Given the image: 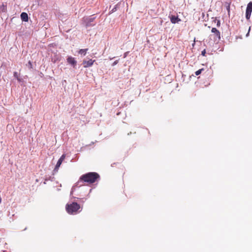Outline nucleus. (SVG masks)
Segmentation results:
<instances>
[{
	"mask_svg": "<svg viewBox=\"0 0 252 252\" xmlns=\"http://www.w3.org/2000/svg\"><path fill=\"white\" fill-rule=\"evenodd\" d=\"M100 179V176L96 172H89L82 175L79 178L78 181L72 187L70 195L73 194V192L75 190L76 188L80 187L87 183V184H92Z\"/></svg>",
	"mask_w": 252,
	"mask_h": 252,
	"instance_id": "1",
	"label": "nucleus"
},
{
	"mask_svg": "<svg viewBox=\"0 0 252 252\" xmlns=\"http://www.w3.org/2000/svg\"><path fill=\"white\" fill-rule=\"evenodd\" d=\"M80 209V206L76 202H72L70 204H67L65 206V209L67 212L69 214H76Z\"/></svg>",
	"mask_w": 252,
	"mask_h": 252,
	"instance_id": "2",
	"label": "nucleus"
},
{
	"mask_svg": "<svg viewBox=\"0 0 252 252\" xmlns=\"http://www.w3.org/2000/svg\"><path fill=\"white\" fill-rule=\"evenodd\" d=\"M95 19V17L94 15L84 17L82 20L83 24L86 28L93 27L96 24L95 22H94Z\"/></svg>",
	"mask_w": 252,
	"mask_h": 252,
	"instance_id": "3",
	"label": "nucleus"
},
{
	"mask_svg": "<svg viewBox=\"0 0 252 252\" xmlns=\"http://www.w3.org/2000/svg\"><path fill=\"white\" fill-rule=\"evenodd\" d=\"M252 12V2L250 1L247 5L246 11V18L247 20H249Z\"/></svg>",
	"mask_w": 252,
	"mask_h": 252,
	"instance_id": "4",
	"label": "nucleus"
},
{
	"mask_svg": "<svg viewBox=\"0 0 252 252\" xmlns=\"http://www.w3.org/2000/svg\"><path fill=\"white\" fill-rule=\"evenodd\" d=\"M65 158V154H63L61 157V158H59V159L58 160L57 163V164L53 170V172L56 173L57 172H58V169L60 166V165H61L62 162L63 161V160Z\"/></svg>",
	"mask_w": 252,
	"mask_h": 252,
	"instance_id": "5",
	"label": "nucleus"
},
{
	"mask_svg": "<svg viewBox=\"0 0 252 252\" xmlns=\"http://www.w3.org/2000/svg\"><path fill=\"white\" fill-rule=\"evenodd\" d=\"M211 32L214 33L215 36L214 37L215 40L219 41L220 39V33L216 28H213L211 30Z\"/></svg>",
	"mask_w": 252,
	"mask_h": 252,
	"instance_id": "6",
	"label": "nucleus"
},
{
	"mask_svg": "<svg viewBox=\"0 0 252 252\" xmlns=\"http://www.w3.org/2000/svg\"><path fill=\"white\" fill-rule=\"evenodd\" d=\"M94 60H92V59L89 60V61H83V64H84V67H88L92 66L93 64Z\"/></svg>",
	"mask_w": 252,
	"mask_h": 252,
	"instance_id": "7",
	"label": "nucleus"
},
{
	"mask_svg": "<svg viewBox=\"0 0 252 252\" xmlns=\"http://www.w3.org/2000/svg\"><path fill=\"white\" fill-rule=\"evenodd\" d=\"M169 18L170 21L173 24H176L178 23L179 21H181V19L179 18L178 16H176L175 15L169 16Z\"/></svg>",
	"mask_w": 252,
	"mask_h": 252,
	"instance_id": "8",
	"label": "nucleus"
},
{
	"mask_svg": "<svg viewBox=\"0 0 252 252\" xmlns=\"http://www.w3.org/2000/svg\"><path fill=\"white\" fill-rule=\"evenodd\" d=\"M67 62L69 64L73 65L74 66L76 65V61L75 59L72 57H69L67 59Z\"/></svg>",
	"mask_w": 252,
	"mask_h": 252,
	"instance_id": "9",
	"label": "nucleus"
},
{
	"mask_svg": "<svg viewBox=\"0 0 252 252\" xmlns=\"http://www.w3.org/2000/svg\"><path fill=\"white\" fill-rule=\"evenodd\" d=\"M21 18L23 21L27 22L28 21V15L26 12H22L21 14Z\"/></svg>",
	"mask_w": 252,
	"mask_h": 252,
	"instance_id": "10",
	"label": "nucleus"
},
{
	"mask_svg": "<svg viewBox=\"0 0 252 252\" xmlns=\"http://www.w3.org/2000/svg\"><path fill=\"white\" fill-rule=\"evenodd\" d=\"M88 49H80L78 53L80 54L83 55L85 56L86 54L87 51H88Z\"/></svg>",
	"mask_w": 252,
	"mask_h": 252,
	"instance_id": "11",
	"label": "nucleus"
},
{
	"mask_svg": "<svg viewBox=\"0 0 252 252\" xmlns=\"http://www.w3.org/2000/svg\"><path fill=\"white\" fill-rule=\"evenodd\" d=\"M119 6H120V4H119V3L116 4V5H115L114 6V7L112 9V10H111L110 12L111 13H113V12L116 11L117 10V9L119 8Z\"/></svg>",
	"mask_w": 252,
	"mask_h": 252,
	"instance_id": "12",
	"label": "nucleus"
},
{
	"mask_svg": "<svg viewBox=\"0 0 252 252\" xmlns=\"http://www.w3.org/2000/svg\"><path fill=\"white\" fill-rule=\"evenodd\" d=\"M203 70H204L203 68H201V69H199L198 70L196 71L195 72V75L197 76V75L200 74Z\"/></svg>",
	"mask_w": 252,
	"mask_h": 252,
	"instance_id": "13",
	"label": "nucleus"
},
{
	"mask_svg": "<svg viewBox=\"0 0 252 252\" xmlns=\"http://www.w3.org/2000/svg\"><path fill=\"white\" fill-rule=\"evenodd\" d=\"M14 76L17 79V80L19 81H20L21 80L19 78V75H18V74L17 72H14Z\"/></svg>",
	"mask_w": 252,
	"mask_h": 252,
	"instance_id": "14",
	"label": "nucleus"
},
{
	"mask_svg": "<svg viewBox=\"0 0 252 252\" xmlns=\"http://www.w3.org/2000/svg\"><path fill=\"white\" fill-rule=\"evenodd\" d=\"M220 22L219 20H217V26L218 27H220Z\"/></svg>",
	"mask_w": 252,
	"mask_h": 252,
	"instance_id": "15",
	"label": "nucleus"
},
{
	"mask_svg": "<svg viewBox=\"0 0 252 252\" xmlns=\"http://www.w3.org/2000/svg\"><path fill=\"white\" fill-rule=\"evenodd\" d=\"M28 65H29V66L30 68H32V62L31 61H29L28 62Z\"/></svg>",
	"mask_w": 252,
	"mask_h": 252,
	"instance_id": "16",
	"label": "nucleus"
},
{
	"mask_svg": "<svg viewBox=\"0 0 252 252\" xmlns=\"http://www.w3.org/2000/svg\"><path fill=\"white\" fill-rule=\"evenodd\" d=\"M205 54H206V51L204 49V50H203L202 52H201V55L203 56H204L205 55Z\"/></svg>",
	"mask_w": 252,
	"mask_h": 252,
	"instance_id": "17",
	"label": "nucleus"
},
{
	"mask_svg": "<svg viewBox=\"0 0 252 252\" xmlns=\"http://www.w3.org/2000/svg\"><path fill=\"white\" fill-rule=\"evenodd\" d=\"M118 63V60H116L112 64V66H114L116 64H117Z\"/></svg>",
	"mask_w": 252,
	"mask_h": 252,
	"instance_id": "18",
	"label": "nucleus"
},
{
	"mask_svg": "<svg viewBox=\"0 0 252 252\" xmlns=\"http://www.w3.org/2000/svg\"><path fill=\"white\" fill-rule=\"evenodd\" d=\"M251 30V27L249 28V32H248L247 33V34H246V36H248L249 34V32H250V31Z\"/></svg>",
	"mask_w": 252,
	"mask_h": 252,
	"instance_id": "19",
	"label": "nucleus"
},
{
	"mask_svg": "<svg viewBox=\"0 0 252 252\" xmlns=\"http://www.w3.org/2000/svg\"><path fill=\"white\" fill-rule=\"evenodd\" d=\"M127 52H126V53H125L124 54V58H126V56H127Z\"/></svg>",
	"mask_w": 252,
	"mask_h": 252,
	"instance_id": "20",
	"label": "nucleus"
},
{
	"mask_svg": "<svg viewBox=\"0 0 252 252\" xmlns=\"http://www.w3.org/2000/svg\"><path fill=\"white\" fill-rule=\"evenodd\" d=\"M216 20H216V18H215V19L214 20V22H216Z\"/></svg>",
	"mask_w": 252,
	"mask_h": 252,
	"instance_id": "21",
	"label": "nucleus"
}]
</instances>
